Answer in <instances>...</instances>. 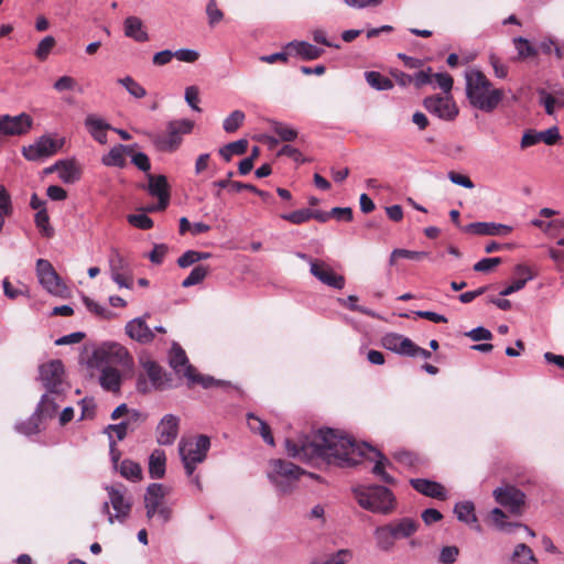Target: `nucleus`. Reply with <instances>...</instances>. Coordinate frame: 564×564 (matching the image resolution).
Returning a JSON list of instances; mask_svg holds the SVG:
<instances>
[{"label":"nucleus","mask_w":564,"mask_h":564,"mask_svg":"<svg viewBox=\"0 0 564 564\" xmlns=\"http://www.w3.org/2000/svg\"><path fill=\"white\" fill-rule=\"evenodd\" d=\"M393 458L401 465H404L410 468H414L419 462V458L414 453L403 449L394 452Z\"/></svg>","instance_id":"13d9d810"},{"label":"nucleus","mask_w":564,"mask_h":564,"mask_svg":"<svg viewBox=\"0 0 564 564\" xmlns=\"http://www.w3.org/2000/svg\"><path fill=\"white\" fill-rule=\"evenodd\" d=\"M209 271L207 265H196L193 268L191 273L183 280V288H191L193 285L199 284L205 280Z\"/></svg>","instance_id":"49530a36"},{"label":"nucleus","mask_w":564,"mask_h":564,"mask_svg":"<svg viewBox=\"0 0 564 564\" xmlns=\"http://www.w3.org/2000/svg\"><path fill=\"white\" fill-rule=\"evenodd\" d=\"M180 419L174 414H165L156 426V442L163 446L172 445L178 436Z\"/></svg>","instance_id":"4468645a"},{"label":"nucleus","mask_w":564,"mask_h":564,"mask_svg":"<svg viewBox=\"0 0 564 564\" xmlns=\"http://www.w3.org/2000/svg\"><path fill=\"white\" fill-rule=\"evenodd\" d=\"M148 185L147 191L148 193L156 197L159 200V207L166 208L170 203V186L167 183V178L165 175H153L148 173Z\"/></svg>","instance_id":"f3484780"},{"label":"nucleus","mask_w":564,"mask_h":564,"mask_svg":"<svg viewBox=\"0 0 564 564\" xmlns=\"http://www.w3.org/2000/svg\"><path fill=\"white\" fill-rule=\"evenodd\" d=\"M247 420H248L249 429L253 433L260 434L267 444L274 445V438L271 433V429L267 424V422H264L263 420H261L260 417H258L256 414H253L251 412L247 414Z\"/></svg>","instance_id":"f704fd0d"},{"label":"nucleus","mask_w":564,"mask_h":564,"mask_svg":"<svg viewBox=\"0 0 564 564\" xmlns=\"http://www.w3.org/2000/svg\"><path fill=\"white\" fill-rule=\"evenodd\" d=\"M126 334L140 344H149L154 339V330L147 324L145 316L135 317L128 322Z\"/></svg>","instance_id":"a211bd4d"},{"label":"nucleus","mask_w":564,"mask_h":564,"mask_svg":"<svg viewBox=\"0 0 564 564\" xmlns=\"http://www.w3.org/2000/svg\"><path fill=\"white\" fill-rule=\"evenodd\" d=\"M48 219L46 209H40L35 214V224L45 237H51L53 235V228L48 226Z\"/></svg>","instance_id":"680f3d73"},{"label":"nucleus","mask_w":564,"mask_h":564,"mask_svg":"<svg viewBox=\"0 0 564 564\" xmlns=\"http://www.w3.org/2000/svg\"><path fill=\"white\" fill-rule=\"evenodd\" d=\"M380 341L383 348L406 357L413 343L410 338L398 333H387L381 337Z\"/></svg>","instance_id":"5701e85b"},{"label":"nucleus","mask_w":564,"mask_h":564,"mask_svg":"<svg viewBox=\"0 0 564 564\" xmlns=\"http://www.w3.org/2000/svg\"><path fill=\"white\" fill-rule=\"evenodd\" d=\"M454 513L460 522L466 524H476L477 516L475 513V505L473 501L457 502L454 507Z\"/></svg>","instance_id":"e433bc0d"},{"label":"nucleus","mask_w":564,"mask_h":564,"mask_svg":"<svg viewBox=\"0 0 564 564\" xmlns=\"http://www.w3.org/2000/svg\"><path fill=\"white\" fill-rule=\"evenodd\" d=\"M561 135L556 127L549 128L544 131L528 130L521 139V148H528L543 141L547 145L555 144Z\"/></svg>","instance_id":"6ab92c4d"},{"label":"nucleus","mask_w":564,"mask_h":564,"mask_svg":"<svg viewBox=\"0 0 564 564\" xmlns=\"http://www.w3.org/2000/svg\"><path fill=\"white\" fill-rule=\"evenodd\" d=\"M42 420L36 415L35 412L25 421L17 423L15 430L24 435H32L40 432V425Z\"/></svg>","instance_id":"a18cd8bd"},{"label":"nucleus","mask_w":564,"mask_h":564,"mask_svg":"<svg viewBox=\"0 0 564 564\" xmlns=\"http://www.w3.org/2000/svg\"><path fill=\"white\" fill-rule=\"evenodd\" d=\"M193 128L194 121L189 119L171 120L166 123L165 132L152 135V141L158 149L174 152L180 148L183 135L189 134Z\"/></svg>","instance_id":"0eeeda50"},{"label":"nucleus","mask_w":564,"mask_h":564,"mask_svg":"<svg viewBox=\"0 0 564 564\" xmlns=\"http://www.w3.org/2000/svg\"><path fill=\"white\" fill-rule=\"evenodd\" d=\"M53 167H56L59 171V178L64 183L72 184V183L76 182L77 180H79V176H80L79 171L75 166V164L72 162L61 160V161H57L53 165Z\"/></svg>","instance_id":"58836bf2"},{"label":"nucleus","mask_w":564,"mask_h":564,"mask_svg":"<svg viewBox=\"0 0 564 564\" xmlns=\"http://www.w3.org/2000/svg\"><path fill=\"white\" fill-rule=\"evenodd\" d=\"M123 32L129 39L143 43L149 41V34L145 30L143 21L135 15H129L123 21Z\"/></svg>","instance_id":"b1692460"},{"label":"nucleus","mask_w":564,"mask_h":564,"mask_svg":"<svg viewBox=\"0 0 564 564\" xmlns=\"http://www.w3.org/2000/svg\"><path fill=\"white\" fill-rule=\"evenodd\" d=\"M132 150L133 145H116L112 149H110L108 154L101 158V162L106 166L124 167L127 164L124 153L131 154Z\"/></svg>","instance_id":"cd10ccee"},{"label":"nucleus","mask_w":564,"mask_h":564,"mask_svg":"<svg viewBox=\"0 0 564 564\" xmlns=\"http://www.w3.org/2000/svg\"><path fill=\"white\" fill-rule=\"evenodd\" d=\"M466 96L469 104L484 112H492L503 99V90L494 88L481 70L465 73Z\"/></svg>","instance_id":"f03ea898"},{"label":"nucleus","mask_w":564,"mask_h":564,"mask_svg":"<svg viewBox=\"0 0 564 564\" xmlns=\"http://www.w3.org/2000/svg\"><path fill=\"white\" fill-rule=\"evenodd\" d=\"M131 360V356L126 347L115 341H107L93 351L88 365L95 368L112 367L116 365L129 366Z\"/></svg>","instance_id":"6e6552de"},{"label":"nucleus","mask_w":564,"mask_h":564,"mask_svg":"<svg viewBox=\"0 0 564 564\" xmlns=\"http://www.w3.org/2000/svg\"><path fill=\"white\" fill-rule=\"evenodd\" d=\"M142 367L151 382L154 386H161L162 368L155 361L150 359L142 361Z\"/></svg>","instance_id":"603ef678"},{"label":"nucleus","mask_w":564,"mask_h":564,"mask_svg":"<svg viewBox=\"0 0 564 564\" xmlns=\"http://www.w3.org/2000/svg\"><path fill=\"white\" fill-rule=\"evenodd\" d=\"M272 131L282 141H293L297 137V131L295 129L276 121L272 122Z\"/></svg>","instance_id":"864d4df0"},{"label":"nucleus","mask_w":564,"mask_h":564,"mask_svg":"<svg viewBox=\"0 0 564 564\" xmlns=\"http://www.w3.org/2000/svg\"><path fill=\"white\" fill-rule=\"evenodd\" d=\"M85 127L89 134L100 144L107 143V131L112 127L96 115H88L85 119Z\"/></svg>","instance_id":"393cba45"},{"label":"nucleus","mask_w":564,"mask_h":564,"mask_svg":"<svg viewBox=\"0 0 564 564\" xmlns=\"http://www.w3.org/2000/svg\"><path fill=\"white\" fill-rule=\"evenodd\" d=\"M77 86V82L75 78L70 77V76H62L59 77L53 85V88L58 91V93H63V91H68V90H74Z\"/></svg>","instance_id":"69168bd1"},{"label":"nucleus","mask_w":564,"mask_h":564,"mask_svg":"<svg viewBox=\"0 0 564 564\" xmlns=\"http://www.w3.org/2000/svg\"><path fill=\"white\" fill-rule=\"evenodd\" d=\"M425 109L443 120H454L458 115V108L451 96L434 95L423 100Z\"/></svg>","instance_id":"f8f14e48"},{"label":"nucleus","mask_w":564,"mask_h":564,"mask_svg":"<svg viewBox=\"0 0 564 564\" xmlns=\"http://www.w3.org/2000/svg\"><path fill=\"white\" fill-rule=\"evenodd\" d=\"M36 274L40 284L51 294L61 295L64 291V285L61 282L58 274L45 259H39L36 261Z\"/></svg>","instance_id":"ddd939ff"},{"label":"nucleus","mask_w":564,"mask_h":564,"mask_svg":"<svg viewBox=\"0 0 564 564\" xmlns=\"http://www.w3.org/2000/svg\"><path fill=\"white\" fill-rule=\"evenodd\" d=\"M392 527L394 539H408L412 536L419 529V522L412 518H402L398 521L388 523Z\"/></svg>","instance_id":"7c9ffc66"},{"label":"nucleus","mask_w":564,"mask_h":564,"mask_svg":"<svg viewBox=\"0 0 564 564\" xmlns=\"http://www.w3.org/2000/svg\"><path fill=\"white\" fill-rule=\"evenodd\" d=\"M377 547L383 552H389L394 546V535L392 533V527L389 524L377 527L373 531Z\"/></svg>","instance_id":"72a5a7b5"},{"label":"nucleus","mask_w":564,"mask_h":564,"mask_svg":"<svg viewBox=\"0 0 564 564\" xmlns=\"http://www.w3.org/2000/svg\"><path fill=\"white\" fill-rule=\"evenodd\" d=\"M286 48L294 51L297 56L305 61L317 59L324 53L323 48L305 41H292L286 45Z\"/></svg>","instance_id":"bb28decb"},{"label":"nucleus","mask_w":564,"mask_h":564,"mask_svg":"<svg viewBox=\"0 0 564 564\" xmlns=\"http://www.w3.org/2000/svg\"><path fill=\"white\" fill-rule=\"evenodd\" d=\"M410 485L421 495L431 497L438 500H445L447 492L443 485L440 482L425 479V478H412Z\"/></svg>","instance_id":"4be33fe9"},{"label":"nucleus","mask_w":564,"mask_h":564,"mask_svg":"<svg viewBox=\"0 0 564 564\" xmlns=\"http://www.w3.org/2000/svg\"><path fill=\"white\" fill-rule=\"evenodd\" d=\"M12 213L11 197L6 187L0 185V231L4 225V217Z\"/></svg>","instance_id":"3c124183"},{"label":"nucleus","mask_w":564,"mask_h":564,"mask_svg":"<svg viewBox=\"0 0 564 564\" xmlns=\"http://www.w3.org/2000/svg\"><path fill=\"white\" fill-rule=\"evenodd\" d=\"M465 335L469 337L473 341L490 340L492 338L491 332L482 326L473 328L469 332L465 333Z\"/></svg>","instance_id":"774afa93"},{"label":"nucleus","mask_w":564,"mask_h":564,"mask_svg":"<svg viewBox=\"0 0 564 564\" xmlns=\"http://www.w3.org/2000/svg\"><path fill=\"white\" fill-rule=\"evenodd\" d=\"M166 456L164 451L154 449L149 457V474L153 479H160L165 475Z\"/></svg>","instance_id":"c9c22d12"},{"label":"nucleus","mask_w":564,"mask_h":564,"mask_svg":"<svg viewBox=\"0 0 564 564\" xmlns=\"http://www.w3.org/2000/svg\"><path fill=\"white\" fill-rule=\"evenodd\" d=\"M65 144V139H53L48 134H43L34 143L23 147L22 154L29 161H40L54 155Z\"/></svg>","instance_id":"9b49d317"},{"label":"nucleus","mask_w":564,"mask_h":564,"mask_svg":"<svg viewBox=\"0 0 564 564\" xmlns=\"http://www.w3.org/2000/svg\"><path fill=\"white\" fill-rule=\"evenodd\" d=\"M39 380L45 390L56 395H65L69 386L65 380V368L59 359L50 360L39 367Z\"/></svg>","instance_id":"1a4fd4ad"},{"label":"nucleus","mask_w":564,"mask_h":564,"mask_svg":"<svg viewBox=\"0 0 564 564\" xmlns=\"http://www.w3.org/2000/svg\"><path fill=\"white\" fill-rule=\"evenodd\" d=\"M64 400V395L45 392L42 394L34 412L43 421L53 419L59 408V402Z\"/></svg>","instance_id":"412c9836"},{"label":"nucleus","mask_w":564,"mask_h":564,"mask_svg":"<svg viewBox=\"0 0 564 564\" xmlns=\"http://www.w3.org/2000/svg\"><path fill=\"white\" fill-rule=\"evenodd\" d=\"M109 501H105L101 507V512L108 516V522L112 524L115 520L124 522L129 517L132 508L131 497L128 496V490L122 484L106 486Z\"/></svg>","instance_id":"20e7f679"},{"label":"nucleus","mask_w":564,"mask_h":564,"mask_svg":"<svg viewBox=\"0 0 564 564\" xmlns=\"http://www.w3.org/2000/svg\"><path fill=\"white\" fill-rule=\"evenodd\" d=\"M209 448L210 438L207 435H198L195 442L185 437L181 438L178 454L187 476H192L196 466L206 459Z\"/></svg>","instance_id":"39448f33"},{"label":"nucleus","mask_w":564,"mask_h":564,"mask_svg":"<svg viewBox=\"0 0 564 564\" xmlns=\"http://www.w3.org/2000/svg\"><path fill=\"white\" fill-rule=\"evenodd\" d=\"M310 272L321 283L329 288L341 290L345 286V278L340 274H336L324 261L319 260L318 262L312 263Z\"/></svg>","instance_id":"dca6fc26"},{"label":"nucleus","mask_w":564,"mask_h":564,"mask_svg":"<svg viewBox=\"0 0 564 564\" xmlns=\"http://www.w3.org/2000/svg\"><path fill=\"white\" fill-rule=\"evenodd\" d=\"M169 358L170 366L175 370L177 375H182L183 377H185L187 367H193L188 362L185 350L177 343H173Z\"/></svg>","instance_id":"c85d7f7f"},{"label":"nucleus","mask_w":564,"mask_h":564,"mask_svg":"<svg viewBox=\"0 0 564 564\" xmlns=\"http://www.w3.org/2000/svg\"><path fill=\"white\" fill-rule=\"evenodd\" d=\"M109 267L111 275L116 273H130L129 261L117 250H112L109 256Z\"/></svg>","instance_id":"37998d69"},{"label":"nucleus","mask_w":564,"mask_h":564,"mask_svg":"<svg viewBox=\"0 0 564 564\" xmlns=\"http://www.w3.org/2000/svg\"><path fill=\"white\" fill-rule=\"evenodd\" d=\"M352 495L362 509L373 513L389 514L395 508V497L384 486L359 485L352 488Z\"/></svg>","instance_id":"7ed1b4c3"},{"label":"nucleus","mask_w":564,"mask_h":564,"mask_svg":"<svg viewBox=\"0 0 564 564\" xmlns=\"http://www.w3.org/2000/svg\"><path fill=\"white\" fill-rule=\"evenodd\" d=\"M433 82L445 93L449 94L453 88V78L447 73L433 74Z\"/></svg>","instance_id":"e2e57ef3"},{"label":"nucleus","mask_w":564,"mask_h":564,"mask_svg":"<svg viewBox=\"0 0 564 564\" xmlns=\"http://www.w3.org/2000/svg\"><path fill=\"white\" fill-rule=\"evenodd\" d=\"M365 77L368 85L377 90H389L393 87L392 80L381 75L379 72H366Z\"/></svg>","instance_id":"79ce46f5"},{"label":"nucleus","mask_w":564,"mask_h":564,"mask_svg":"<svg viewBox=\"0 0 564 564\" xmlns=\"http://www.w3.org/2000/svg\"><path fill=\"white\" fill-rule=\"evenodd\" d=\"M285 449L289 456L302 462L322 458L339 467L355 466L367 455L366 452H371L376 457L371 473L386 484H395V479L386 471V468L393 467L392 463L382 453L366 443L358 445L350 437L329 427L321 429L313 438L308 435H302L297 441L286 438Z\"/></svg>","instance_id":"f257e3e1"},{"label":"nucleus","mask_w":564,"mask_h":564,"mask_svg":"<svg viewBox=\"0 0 564 564\" xmlns=\"http://www.w3.org/2000/svg\"><path fill=\"white\" fill-rule=\"evenodd\" d=\"M245 113L241 110H234L223 122V128L227 133L236 132L245 121Z\"/></svg>","instance_id":"de8ad7c7"},{"label":"nucleus","mask_w":564,"mask_h":564,"mask_svg":"<svg viewBox=\"0 0 564 564\" xmlns=\"http://www.w3.org/2000/svg\"><path fill=\"white\" fill-rule=\"evenodd\" d=\"M83 301H84V304L87 307V310L89 312L94 313L95 315H97L98 317L104 318V319H111L115 317V314L111 311H109L105 306L98 304L97 302L89 299L88 296H85L83 299Z\"/></svg>","instance_id":"8fccbe9b"},{"label":"nucleus","mask_w":564,"mask_h":564,"mask_svg":"<svg viewBox=\"0 0 564 564\" xmlns=\"http://www.w3.org/2000/svg\"><path fill=\"white\" fill-rule=\"evenodd\" d=\"M510 561L512 564H538V560L530 546L524 543L516 545Z\"/></svg>","instance_id":"4c0bfd02"},{"label":"nucleus","mask_w":564,"mask_h":564,"mask_svg":"<svg viewBox=\"0 0 564 564\" xmlns=\"http://www.w3.org/2000/svg\"><path fill=\"white\" fill-rule=\"evenodd\" d=\"M352 557V553L348 549L338 550L323 562L313 561L310 564H345Z\"/></svg>","instance_id":"5fc2aeb1"},{"label":"nucleus","mask_w":564,"mask_h":564,"mask_svg":"<svg viewBox=\"0 0 564 564\" xmlns=\"http://www.w3.org/2000/svg\"><path fill=\"white\" fill-rule=\"evenodd\" d=\"M303 474V469L289 460L273 459L270 462L268 478L279 492L290 494Z\"/></svg>","instance_id":"423d86ee"},{"label":"nucleus","mask_w":564,"mask_h":564,"mask_svg":"<svg viewBox=\"0 0 564 564\" xmlns=\"http://www.w3.org/2000/svg\"><path fill=\"white\" fill-rule=\"evenodd\" d=\"M459 555V549L455 545L444 546L438 556V562L442 564H453Z\"/></svg>","instance_id":"bf43d9fd"},{"label":"nucleus","mask_w":564,"mask_h":564,"mask_svg":"<svg viewBox=\"0 0 564 564\" xmlns=\"http://www.w3.org/2000/svg\"><path fill=\"white\" fill-rule=\"evenodd\" d=\"M169 247L165 243L154 245L152 251L149 253V259L154 264H161L166 256Z\"/></svg>","instance_id":"338daca9"},{"label":"nucleus","mask_w":564,"mask_h":564,"mask_svg":"<svg viewBox=\"0 0 564 564\" xmlns=\"http://www.w3.org/2000/svg\"><path fill=\"white\" fill-rule=\"evenodd\" d=\"M32 118L26 113H20L11 117L9 115L0 118V133L6 135H21L26 133L32 127Z\"/></svg>","instance_id":"2eb2a0df"},{"label":"nucleus","mask_w":564,"mask_h":564,"mask_svg":"<svg viewBox=\"0 0 564 564\" xmlns=\"http://www.w3.org/2000/svg\"><path fill=\"white\" fill-rule=\"evenodd\" d=\"M502 262V259L499 257L495 258H484L479 260L474 265V270L477 272H489L497 265H499Z\"/></svg>","instance_id":"0e129e2a"},{"label":"nucleus","mask_w":564,"mask_h":564,"mask_svg":"<svg viewBox=\"0 0 564 564\" xmlns=\"http://www.w3.org/2000/svg\"><path fill=\"white\" fill-rule=\"evenodd\" d=\"M512 42L518 52L519 59L535 57L538 55V48L532 45L525 37L518 36L514 37Z\"/></svg>","instance_id":"c03bdc74"},{"label":"nucleus","mask_w":564,"mask_h":564,"mask_svg":"<svg viewBox=\"0 0 564 564\" xmlns=\"http://www.w3.org/2000/svg\"><path fill=\"white\" fill-rule=\"evenodd\" d=\"M55 43H56V41L52 35L45 36L39 43L35 52H34L35 56L41 61L46 59L47 56L50 55L52 48L55 46Z\"/></svg>","instance_id":"4d7b16f0"},{"label":"nucleus","mask_w":564,"mask_h":564,"mask_svg":"<svg viewBox=\"0 0 564 564\" xmlns=\"http://www.w3.org/2000/svg\"><path fill=\"white\" fill-rule=\"evenodd\" d=\"M248 149V140L240 139L230 143H227L223 148L219 149V154L225 161H230L234 154L242 155L247 152Z\"/></svg>","instance_id":"a19ab883"},{"label":"nucleus","mask_w":564,"mask_h":564,"mask_svg":"<svg viewBox=\"0 0 564 564\" xmlns=\"http://www.w3.org/2000/svg\"><path fill=\"white\" fill-rule=\"evenodd\" d=\"M130 225L147 230L153 227V220L145 214H132L128 216Z\"/></svg>","instance_id":"052dcab7"},{"label":"nucleus","mask_w":564,"mask_h":564,"mask_svg":"<svg viewBox=\"0 0 564 564\" xmlns=\"http://www.w3.org/2000/svg\"><path fill=\"white\" fill-rule=\"evenodd\" d=\"M99 369L101 370L99 377L100 386L107 391H119L121 386V376L119 371L116 368L109 366L101 367Z\"/></svg>","instance_id":"2f4dec72"},{"label":"nucleus","mask_w":564,"mask_h":564,"mask_svg":"<svg viewBox=\"0 0 564 564\" xmlns=\"http://www.w3.org/2000/svg\"><path fill=\"white\" fill-rule=\"evenodd\" d=\"M495 500L513 516H521L525 506V494L512 485H503L492 491Z\"/></svg>","instance_id":"9d476101"},{"label":"nucleus","mask_w":564,"mask_h":564,"mask_svg":"<svg viewBox=\"0 0 564 564\" xmlns=\"http://www.w3.org/2000/svg\"><path fill=\"white\" fill-rule=\"evenodd\" d=\"M166 494L167 490L162 484H150L144 495V507L160 508L164 505Z\"/></svg>","instance_id":"473e14b6"},{"label":"nucleus","mask_w":564,"mask_h":564,"mask_svg":"<svg viewBox=\"0 0 564 564\" xmlns=\"http://www.w3.org/2000/svg\"><path fill=\"white\" fill-rule=\"evenodd\" d=\"M118 84L122 85L127 89V91L134 98L140 99L147 95V90L131 76L119 78Z\"/></svg>","instance_id":"09e8293b"},{"label":"nucleus","mask_w":564,"mask_h":564,"mask_svg":"<svg viewBox=\"0 0 564 564\" xmlns=\"http://www.w3.org/2000/svg\"><path fill=\"white\" fill-rule=\"evenodd\" d=\"M490 517H491V520L492 522L495 523V525L500 530V531H503V532H508V533H511L513 531L514 528H522L524 529L528 534L532 538L535 536V532L533 530H531L528 525L525 524H522V523H512V522H506L505 519L507 518V514L500 509V508H495L492 509L491 513H490Z\"/></svg>","instance_id":"c756f323"},{"label":"nucleus","mask_w":564,"mask_h":564,"mask_svg":"<svg viewBox=\"0 0 564 564\" xmlns=\"http://www.w3.org/2000/svg\"><path fill=\"white\" fill-rule=\"evenodd\" d=\"M281 218L294 225H300L312 219L311 209L303 208L289 214L281 215Z\"/></svg>","instance_id":"6e6d98bb"},{"label":"nucleus","mask_w":564,"mask_h":564,"mask_svg":"<svg viewBox=\"0 0 564 564\" xmlns=\"http://www.w3.org/2000/svg\"><path fill=\"white\" fill-rule=\"evenodd\" d=\"M122 477L131 481H138L142 479L141 466L130 459H124L120 463L117 468Z\"/></svg>","instance_id":"ea45409f"},{"label":"nucleus","mask_w":564,"mask_h":564,"mask_svg":"<svg viewBox=\"0 0 564 564\" xmlns=\"http://www.w3.org/2000/svg\"><path fill=\"white\" fill-rule=\"evenodd\" d=\"M463 230L479 236H507L512 231V227L503 224L477 221L465 226Z\"/></svg>","instance_id":"aec40b11"},{"label":"nucleus","mask_w":564,"mask_h":564,"mask_svg":"<svg viewBox=\"0 0 564 564\" xmlns=\"http://www.w3.org/2000/svg\"><path fill=\"white\" fill-rule=\"evenodd\" d=\"M185 378L188 380L189 386L192 384H200L205 389H209L213 387L219 388H228L231 387L229 381L217 380L212 376H205L196 372L194 367H187V371L185 373Z\"/></svg>","instance_id":"a878e982"}]
</instances>
